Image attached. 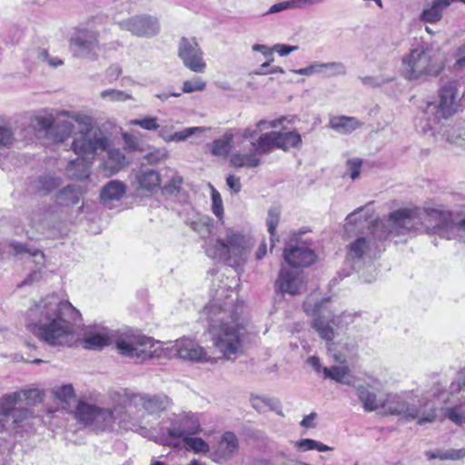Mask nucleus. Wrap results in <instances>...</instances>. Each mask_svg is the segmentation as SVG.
I'll return each instance as SVG.
<instances>
[{"instance_id":"obj_44","label":"nucleus","mask_w":465,"mask_h":465,"mask_svg":"<svg viewBox=\"0 0 465 465\" xmlns=\"http://www.w3.org/2000/svg\"><path fill=\"white\" fill-rule=\"evenodd\" d=\"M61 111L57 114V117L55 119V128L56 133L54 134L55 139L59 142L64 141L68 136H70L74 131V124L69 120H60V117H66V115H63ZM68 118V116H67ZM69 119H72L69 117Z\"/></svg>"},{"instance_id":"obj_48","label":"nucleus","mask_w":465,"mask_h":465,"mask_svg":"<svg viewBox=\"0 0 465 465\" xmlns=\"http://www.w3.org/2000/svg\"><path fill=\"white\" fill-rule=\"evenodd\" d=\"M183 177L174 172H172L167 183L162 188V193L164 195H176L179 193L182 184Z\"/></svg>"},{"instance_id":"obj_16","label":"nucleus","mask_w":465,"mask_h":465,"mask_svg":"<svg viewBox=\"0 0 465 465\" xmlns=\"http://www.w3.org/2000/svg\"><path fill=\"white\" fill-rule=\"evenodd\" d=\"M176 355L183 360L195 361H215L207 356L204 349L190 339H181L175 341L173 347Z\"/></svg>"},{"instance_id":"obj_14","label":"nucleus","mask_w":465,"mask_h":465,"mask_svg":"<svg viewBox=\"0 0 465 465\" xmlns=\"http://www.w3.org/2000/svg\"><path fill=\"white\" fill-rule=\"evenodd\" d=\"M305 288L302 272L292 268L282 267L275 281V289L282 294L297 295Z\"/></svg>"},{"instance_id":"obj_32","label":"nucleus","mask_w":465,"mask_h":465,"mask_svg":"<svg viewBox=\"0 0 465 465\" xmlns=\"http://www.w3.org/2000/svg\"><path fill=\"white\" fill-rule=\"evenodd\" d=\"M350 369L347 366H331L322 369V378L331 379L336 382L351 385V381L349 378Z\"/></svg>"},{"instance_id":"obj_19","label":"nucleus","mask_w":465,"mask_h":465,"mask_svg":"<svg viewBox=\"0 0 465 465\" xmlns=\"http://www.w3.org/2000/svg\"><path fill=\"white\" fill-rule=\"evenodd\" d=\"M111 341L109 330L103 326L88 327L83 338V347L87 350H100Z\"/></svg>"},{"instance_id":"obj_50","label":"nucleus","mask_w":465,"mask_h":465,"mask_svg":"<svg viewBox=\"0 0 465 465\" xmlns=\"http://www.w3.org/2000/svg\"><path fill=\"white\" fill-rule=\"evenodd\" d=\"M100 96L104 100H108L110 102H125L127 100H133V96L131 94L116 89L104 90L101 93Z\"/></svg>"},{"instance_id":"obj_15","label":"nucleus","mask_w":465,"mask_h":465,"mask_svg":"<svg viewBox=\"0 0 465 465\" xmlns=\"http://www.w3.org/2000/svg\"><path fill=\"white\" fill-rule=\"evenodd\" d=\"M130 404L141 407L148 415L159 416L170 407L172 401L163 394H133Z\"/></svg>"},{"instance_id":"obj_22","label":"nucleus","mask_w":465,"mask_h":465,"mask_svg":"<svg viewBox=\"0 0 465 465\" xmlns=\"http://www.w3.org/2000/svg\"><path fill=\"white\" fill-rule=\"evenodd\" d=\"M125 193V184L121 181L113 180L103 186L99 199L104 205L109 206L113 202L120 201Z\"/></svg>"},{"instance_id":"obj_21","label":"nucleus","mask_w":465,"mask_h":465,"mask_svg":"<svg viewBox=\"0 0 465 465\" xmlns=\"http://www.w3.org/2000/svg\"><path fill=\"white\" fill-rule=\"evenodd\" d=\"M52 207L47 205L33 211L30 217V226L39 233H45L54 226Z\"/></svg>"},{"instance_id":"obj_63","label":"nucleus","mask_w":465,"mask_h":465,"mask_svg":"<svg viewBox=\"0 0 465 465\" xmlns=\"http://www.w3.org/2000/svg\"><path fill=\"white\" fill-rule=\"evenodd\" d=\"M121 74V66L118 64H112L106 69L104 77L107 83L112 84L118 79Z\"/></svg>"},{"instance_id":"obj_42","label":"nucleus","mask_w":465,"mask_h":465,"mask_svg":"<svg viewBox=\"0 0 465 465\" xmlns=\"http://www.w3.org/2000/svg\"><path fill=\"white\" fill-rule=\"evenodd\" d=\"M205 253L212 259L228 260V249L225 246V242L223 240H216L215 242H209L205 245Z\"/></svg>"},{"instance_id":"obj_33","label":"nucleus","mask_w":465,"mask_h":465,"mask_svg":"<svg viewBox=\"0 0 465 465\" xmlns=\"http://www.w3.org/2000/svg\"><path fill=\"white\" fill-rule=\"evenodd\" d=\"M10 247L15 255L27 253L34 258V262L37 266L43 267L45 265V257L40 249L29 247L26 244L16 242H11Z\"/></svg>"},{"instance_id":"obj_37","label":"nucleus","mask_w":465,"mask_h":465,"mask_svg":"<svg viewBox=\"0 0 465 465\" xmlns=\"http://www.w3.org/2000/svg\"><path fill=\"white\" fill-rule=\"evenodd\" d=\"M252 406L259 412H266L269 411H275L281 413V404L279 401L269 398L253 396L251 398Z\"/></svg>"},{"instance_id":"obj_64","label":"nucleus","mask_w":465,"mask_h":465,"mask_svg":"<svg viewBox=\"0 0 465 465\" xmlns=\"http://www.w3.org/2000/svg\"><path fill=\"white\" fill-rule=\"evenodd\" d=\"M456 61L453 67L455 69L465 68V43L458 47L455 53Z\"/></svg>"},{"instance_id":"obj_7","label":"nucleus","mask_w":465,"mask_h":465,"mask_svg":"<svg viewBox=\"0 0 465 465\" xmlns=\"http://www.w3.org/2000/svg\"><path fill=\"white\" fill-rule=\"evenodd\" d=\"M329 300L312 302L308 298L303 302V310L307 315L314 316L312 326L317 331L321 339L327 343L331 342L335 337L334 326L336 325L334 315L324 308Z\"/></svg>"},{"instance_id":"obj_31","label":"nucleus","mask_w":465,"mask_h":465,"mask_svg":"<svg viewBox=\"0 0 465 465\" xmlns=\"http://www.w3.org/2000/svg\"><path fill=\"white\" fill-rule=\"evenodd\" d=\"M276 148L289 151L292 148H298L302 144V137L296 131L275 132Z\"/></svg>"},{"instance_id":"obj_28","label":"nucleus","mask_w":465,"mask_h":465,"mask_svg":"<svg viewBox=\"0 0 465 465\" xmlns=\"http://www.w3.org/2000/svg\"><path fill=\"white\" fill-rule=\"evenodd\" d=\"M135 182L139 189L153 192L159 188L161 178L160 174L153 169H141L135 174Z\"/></svg>"},{"instance_id":"obj_20","label":"nucleus","mask_w":465,"mask_h":465,"mask_svg":"<svg viewBox=\"0 0 465 465\" xmlns=\"http://www.w3.org/2000/svg\"><path fill=\"white\" fill-rule=\"evenodd\" d=\"M105 152L107 153L106 157L101 163V167L106 176L115 174L127 165L128 161L126 156L120 149L109 147Z\"/></svg>"},{"instance_id":"obj_36","label":"nucleus","mask_w":465,"mask_h":465,"mask_svg":"<svg viewBox=\"0 0 465 465\" xmlns=\"http://www.w3.org/2000/svg\"><path fill=\"white\" fill-rule=\"evenodd\" d=\"M21 399V393H9L5 394L0 398V416H3L2 419L5 421H8L10 415L13 411L17 407L16 405L19 403V400Z\"/></svg>"},{"instance_id":"obj_59","label":"nucleus","mask_w":465,"mask_h":465,"mask_svg":"<svg viewBox=\"0 0 465 465\" xmlns=\"http://www.w3.org/2000/svg\"><path fill=\"white\" fill-rule=\"evenodd\" d=\"M206 87V84L201 78H196L193 81H184L183 84V92L190 94L195 91H203Z\"/></svg>"},{"instance_id":"obj_52","label":"nucleus","mask_w":465,"mask_h":465,"mask_svg":"<svg viewBox=\"0 0 465 465\" xmlns=\"http://www.w3.org/2000/svg\"><path fill=\"white\" fill-rule=\"evenodd\" d=\"M15 393H21V399L19 402L24 401L25 405H32L42 401L43 395L40 391L36 389L24 390L21 391H15Z\"/></svg>"},{"instance_id":"obj_45","label":"nucleus","mask_w":465,"mask_h":465,"mask_svg":"<svg viewBox=\"0 0 465 465\" xmlns=\"http://www.w3.org/2000/svg\"><path fill=\"white\" fill-rule=\"evenodd\" d=\"M460 402L450 408H447L444 415L456 425L465 423V401L460 400Z\"/></svg>"},{"instance_id":"obj_18","label":"nucleus","mask_w":465,"mask_h":465,"mask_svg":"<svg viewBox=\"0 0 465 465\" xmlns=\"http://www.w3.org/2000/svg\"><path fill=\"white\" fill-rule=\"evenodd\" d=\"M283 257L285 262L293 268L309 266L316 260L314 252L303 243L286 248Z\"/></svg>"},{"instance_id":"obj_55","label":"nucleus","mask_w":465,"mask_h":465,"mask_svg":"<svg viewBox=\"0 0 465 465\" xmlns=\"http://www.w3.org/2000/svg\"><path fill=\"white\" fill-rule=\"evenodd\" d=\"M187 448L194 450L195 452L208 451V444L201 438H194L187 436L183 439Z\"/></svg>"},{"instance_id":"obj_17","label":"nucleus","mask_w":465,"mask_h":465,"mask_svg":"<svg viewBox=\"0 0 465 465\" xmlns=\"http://www.w3.org/2000/svg\"><path fill=\"white\" fill-rule=\"evenodd\" d=\"M225 246L228 249L229 259L238 262L252 247V238L232 230H227Z\"/></svg>"},{"instance_id":"obj_6","label":"nucleus","mask_w":465,"mask_h":465,"mask_svg":"<svg viewBox=\"0 0 465 465\" xmlns=\"http://www.w3.org/2000/svg\"><path fill=\"white\" fill-rule=\"evenodd\" d=\"M385 412L390 415L401 416L408 420L418 419L420 425L426 422H433L436 419V408L434 404L426 401L417 405L415 401H408L399 395H389L382 402Z\"/></svg>"},{"instance_id":"obj_4","label":"nucleus","mask_w":465,"mask_h":465,"mask_svg":"<svg viewBox=\"0 0 465 465\" xmlns=\"http://www.w3.org/2000/svg\"><path fill=\"white\" fill-rule=\"evenodd\" d=\"M62 114L71 117L78 124L79 129L74 133L71 145L77 155L94 160L111 146L109 136L95 124L92 116L74 112H63Z\"/></svg>"},{"instance_id":"obj_56","label":"nucleus","mask_w":465,"mask_h":465,"mask_svg":"<svg viewBox=\"0 0 465 465\" xmlns=\"http://www.w3.org/2000/svg\"><path fill=\"white\" fill-rule=\"evenodd\" d=\"M32 416V412L28 408L17 406L9 417L15 427Z\"/></svg>"},{"instance_id":"obj_60","label":"nucleus","mask_w":465,"mask_h":465,"mask_svg":"<svg viewBox=\"0 0 465 465\" xmlns=\"http://www.w3.org/2000/svg\"><path fill=\"white\" fill-rule=\"evenodd\" d=\"M324 69L330 70L328 76H337L346 74V66L341 62L324 63Z\"/></svg>"},{"instance_id":"obj_24","label":"nucleus","mask_w":465,"mask_h":465,"mask_svg":"<svg viewBox=\"0 0 465 465\" xmlns=\"http://www.w3.org/2000/svg\"><path fill=\"white\" fill-rule=\"evenodd\" d=\"M84 191L79 185L69 184L61 190L55 195V202L63 207H71L77 204L83 197Z\"/></svg>"},{"instance_id":"obj_26","label":"nucleus","mask_w":465,"mask_h":465,"mask_svg":"<svg viewBox=\"0 0 465 465\" xmlns=\"http://www.w3.org/2000/svg\"><path fill=\"white\" fill-rule=\"evenodd\" d=\"M239 449V440L236 435L232 431H226L223 434L218 443L216 455L220 459L230 460Z\"/></svg>"},{"instance_id":"obj_30","label":"nucleus","mask_w":465,"mask_h":465,"mask_svg":"<svg viewBox=\"0 0 465 465\" xmlns=\"http://www.w3.org/2000/svg\"><path fill=\"white\" fill-rule=\"evenodd\" d=\"M355 390L365 411H374L382 406L383 401L378 399L376 393L371 391L365 385H357Z\"/></svg>"},{"instance_id":"obj_39","label":"nucleus","mask_w":465,"mask_h":465,"mask_svg":"<svg viewBox=\"0 0 465 465\" xmlns=\"http://www.w3.org/2000/svg\"><path fill=\"white\" fill-rule=\"evenodd\" d=\"M257 153H236L231 156L230 163L234 167H257L261 160L256 156Z\"/></svg>"},{"instance_id":"obj_2","label":"nucleus","mask_w":465,"mask_h":465,"mask_svg":"<svg viewBox=\"0 0 465 465\" xmlns=\"http://www.w3.org/2000/svg\"><path fill=\"white\" fill-rule=\"evenodd\" d=\"M209 333L213 347L223 358L232 361L244 353L254 338L252 327L239 320L237 308L232 304L223 307L213 302L206 308Z\"/></svg>"},{"instance_id":"obj_5","label":"nucleus","mask_w":465,"mask_h":465,"mask_svg":"<svg viewBox=\"0 0 465 465\" xmlns=\"http://www.w3.org/2000/svg\"><path fill=\"white\" fill-rule=\"evenodd\" d=\"M444 68V63L438 51L419 47L402 57L401 74L409 81L437 76Z\"/></svg>"},{"instance_id":"obj_58","label":"nucleus","mask_w":465,"mask_h":465,"mask_svg":"<svg viewBox=\"0 0 465 465\" xmlns=\"http://www.w3.org/2000/svg\"><path fill=\"white\" fill-rule=\"evenodd\" d=\"M450 392L452 397L457 396L458 400L465 401V375L450 385Z\"/></svg>"},{"instance_id":"obj_27","label":"nucleus","mask_w":465,"mask_h":465,"mask_svg":"<svg viewBox=\"0 0 465 465\" xmlns=\"http://www.w3.org/2000/svg\"><path fill=\"white\" fill-rule=\"evenodd\" d=\"M362 126V123L352 116H332L330 118L329 127L341 134H350Z\"/></svg>"},{"instance_id":"obj_8","label":"nucleus","mask_w":465,"mask_h":465,"mask_svg":"<svg viewBox=\"0 0 465 465\" xmlns=\"http://www.w3.org/2000/svg\"><path fill=\"white\" fill-rule=\"evenodd\" d=\"M100 34L96 30L76 28L69 39V50L75 58L95 61L100 50Z\"/></svg>"},{"instance_id":"obj_57","label":"nucleus","mask_w":465,"mask_h":465,"mask_svg":"<svg viewBox=\"0 0 465 465\" xmlns=\"http://www.w3.org/2000/svg\"><path fill=\"white\" fill-rule=\"evenodd\" d=\"M212 209L215 216L222 220L223 217V205L221 194L213 187L212 188Z\"/></svg>"},{"instance_id":"obj_23","label":"nucleus","mask_w":465,"mask_h":465,"mask_svg":"<svg viewBox=\"0 0 465 465\" xmlns=\"http://www.w3.org/2000/svg\"><path fill=\"white\" fill-rule=\"evenodd\" d=\"M452 0H433L422 10L420 19L422 22L435 24L442 19L443 12L447 9Z\"/></svg>"},{"instance_id":"obj_1","label":"nucleus","mask_w":465,"mask_h":465,"mask_svg":"<svg viewBox=\"0 0 465 465\" xmlns=\"http://www.w3.org/2000/svg\"><path fill=\"white\" fill-rule=\"evenodd\" d=\"M81 314L69 302L57 295H47L27 311V328L37 338L50 345H61L74 332Z\"/></svg>"},{"instance_id":"obj_38","label":"nucleus","mask_w":465,"mask_h":465,"mask_svg":"<svg viewBox=\"0 0 465 465\" xmlns=\"http://www.w3.org/2000/svg\"><path fill=\"white\" fill-rule=\"evenodd\" d=\"M370 243L364 237H360L349 245L347 259L354 262L361 260L369 251Z\"/></svg>"},{"instance_id":"obj_34","label":"nucleus","mask_w":465,"mask_h":465,"mask_svg":"<svg viewBox=\"0 0 465 465\" xmlns=\"http://www.w3.org/2000/svg\"><path fill=\"white\" fill-rule=\"evenodd\" d=\"M275 131L262 134L259 138L252 143V148L257 154H266L276 148Z\"/></svg>"},{"instance_id":"obj_9","label":"nucleus","mask_w":465,"mask_h":465,"mask_svg":"<svg viewBox=\"0 0 465 465\" xmlns=\"http://www.w3.org/2000/svg\"><path fill=\"white\" fill-rule=\"evenodd\" d=\"M439 97V104L430 103L427 107V113H435V122L441 118L447 119L457 112L460 103L458 82L452 80L442 84Z\"/></svg>"},{"instance_id":"obj_10","label":"nucleus","mask_w":465,"mask_h":465,"mask_svg":"<svg viewBox=\"0 0 465 465\" xmlns=\"http://www.w3.org/2000/svg\"><path fill=\"white\" fill-rule=\"evenodd\" d=\"M116 349L122 355L144 361L153 357L154 341L144 335H126L115 341Z\"/></svg>"},{"instance_id":"obj_3","label":"nucleus","mask_w":465,"mask_h":465,"mask_svg":"<svg viewBox=\"0 0 465 465\" xmlns=\"http://www.w3.org/2000/svg\"><path fill=\"white\" fill-rule=\"evenodd\" d=\"M389 229L386 235L395 233L404 234L418 229L420 223L428 232L443 235L449 230H457L459 223H454L450 213L436 209H429L423 212L418 209H400L392 212L389 217Z\"/></svg>"},{"instance_id":"obj_43","label":"nucleus","mask_w":465,"mask_h":465,"mask_svg":"<svg viewBox=\"0 0 465 465\" xmlns=\"http://www.w3.org/2000/svg\"><path fill=\"white\" fill-rule=\"evenodd\" d=\"M210 130L208 127L203 126H197V127H187L181 131L175 132L173 134L165 135L163 133L160 134V135L163 138L166 142H181L185 141L187 138L193 134H202L205 131Z\"/></svg>"},{"instance_id":"obj_61","label":"nucleus","mask_w":465,"mask_h":465,"mask_svg":"<svg viewBox=\"0 0 465 465\" xmlns=\"http://www.w3.org/2000/svg\"><path fill=\"white\" fill-rule=\"evenodd\" d=\"M362 161L359 158L349 159L347 161V166L350 171V176L352 180L359 177L361 173Z\"/></svg>"},{"instance_id":"obj_40","label":"nucleus","mask_w":465,"mask_h":465,"mask_svg":"<svg viewBox=\"0 0 465 465\" xmlns=\"http://www.w3.org/2000/svg\"><path fill=\"white\" fill-rule=\"evenodd\" d=\"M232 134L226 133L223 138L214 140L210 144L211 153L214 156H226L232 149Z\"/></svg>"},{"instance_id":"obj_62","label":"nucleus","mask_w":465,"mask_h":465,"mask_svg":"<svg viewBox=\"0 0 465 465\" xmlns=\"http://www.w3.org/2000/svg\"><path fill=\"white\" fill-rule=\"evenodd\" d=\"M364 210L363 207H360L358 209H356L355 211H353L352 213H351L347 217H346V221L348 223H351V224H354V225H357L359 223H361V218H363V221L366 222L369 218H370V215H368L367 213H365L363 216L361 215V213L362 211Z\"/></svg>"},{"instance_id":"obj_29","label":"nucleus","mask_w":465,"mask_h":465,"mask_svg":"<svg viewBox=\"0 0 465 465\" xmlns=\"http://www.w3.org/2000/svg\"><path fill=\"white\" fill-rule=\"evenodd\" d=\"M87 161L90 160L80 156V158L69 162L65 168L67 177L72 180L87 179L90 175V164Z\"/></svg>"},{"instance_id":"obj_53","label":"nucleus","mask_w":465,"mask_h":465,"mask_svg":"<svg viewBox=\"0 0 465 465\" xmlns=\"http://www.w3.org/2000/svg\"><path fill=\"white\" fill-rule=\"evenodd\" d=\"M55 398L62 401H68L74 397V390L72 384H64L53 390Z\"/></svg>"},{"instance_id":"obj_13","label":"nucleus","mask_w":465,"mask_h":465,"mask_svg":"<svg viewBox=\"0 0 465 465\" xmlns=\"http://www.w3.org/2000/svg\"><path fill=\"white\" fill-rule=\"evenodd\" d=\"M118 25L121 29L137 37L151 38L160 31L158 19L150 15H134L119 22Z\"/></svg>"},{"instance_id":"obj_51","label":"nucleus","mask_w":465,"mask_h":465,"mask_svg":"<svg viewBox=\"0 0 465 465\" xmlns=\"http://www.w3.org/2000/svg\"><path fill=\"white\" fill-rule=\"evenodd\" d=\"M130 124L139 126L146 131H156L160 125L158 124L157 117L146 116L143 119H133Z\"/></svg>"},{"instance_id":"obj_49","label":"nucleus","mask_w":465,"mask_h":465,"mask_svg":"<svg viewBox=\"0 0 465 465\" xmlns=\"http://www.w3.org/2000/svg\"><path fill=\"white\" fill-rule=\"evenodd\" d=\"M193 229L197 232L202 238L209 237L213 232V224L209 217L202 218L192 223Z\"/></svg>"},{"instance_id":"obj_47","label":"nucleus","mask_w":465,"mask_h":465,"mask_svg":"<svg viewBox=\"0 0 465 465\" xmlns=\"http://www.w3.org/2000/svg\"><path fill=\"white\" fill-rule=\"evenodd\" d=\"M294 445L302 451L316 450L318 451L324 452L331 450V447L312 439H302L297 440L294 442Z\"/></svg>"},{"instance_id":"obj_12","label":"nucleus","mask_w":465,"mask_h":465,"mask_svg":"<svg viewBox=\"0 0 465 465\" xmlns=\"http://www.w3.org/2000/svg\"><path fill=\"white\" fill-rule=\"evenodd\" d=\"M178 56L184 66L194 73H203L206 68L203 52L194 37H182L178 45Z\"/></svg>"},{"instance_id":"obj_46","label":"nucleus","mask_w":465,"mask_h":465,"mask_svg":"<svg viewBox=\"0 0 465 465\" xmlns=\"http://www.w3.org/2000/svg\"><path fill=\"white\" fill-rule=\"evenodd\" d=\"M280 215L281 213L277 208H271L268 212L266 224L271 238V249L274 247L275 241H278V238L276 239V228L280 221Z\"/></svg>"},{"instance_id":"obj_11","label":"nucleus","mask_w":465,"mask_h":465,"mask_svg":"<svg viewBox=\"0 0 465 465\" xmlns=\"http://www.w3.org/2000/svg\"><path fill=\"white\" fill-rule=\"evenodd\" d=\"M200 430L198 414L192 411H182L173 415L170 427L162 432V440L184 439L187 436L197 434Z\"/></svg>"},{"instance_id":"obj_41","label":"nucleus","mask_w":465,"mask_h":465,"mask_svg":"<svg viewBox=\"0 0 465 465\" xmlns=\"http://www.w3.org/2000/svg\"><path fill=\"white\" fill-rule=\"evenodd\" d=\"M115 420L114 414L110 409L97 408L93 428L104 430L110 428Z\"/></svg>"},{"instance_id":"obj_25","label":"nucleus","mask_w":465,"mask_h":465,"mask_svg":"<svg viewBox=\"0 0 465 465\" xmlns=\"http://www.w3.org/2000/svg\"><path fill=\"white\" fill-rule=\"evenodd\" d=\"M61 183L62 180L59 177H54L52 175H42L31 182L30 189L34 193L45 196L58 188Z\"/></svg>"},{"instance_id":"obj_35","label":"nucleus","mask_w":465,"mask_h":465,"mask_svg":"<svg viewBox=\"0 0 465 465\" xmlns=\"http://www.w3.org/2000/svg\"><path fill=\"white\" fill-rule=\"evenodd\" d=\"M97 408L95 405L80 401L75 410V417L80 422L93 427Z\"/></svg>"},{"instance_id":"obj_54","label":"nucleus","mask_w":465,"mask_h":465,"mask_svg":"<svg viewBox=\"0 0 465 465\" xmlns=\"http://www.w3.org/2000/svg\"><path fill=\"white\" fill-rule=\"evenodd\" d=\"M55 117L52 114H39L35 117L36 126L43 131L48 132L55 124Z\"/></svg>"}]
</instances>
